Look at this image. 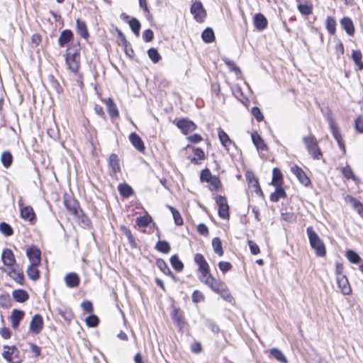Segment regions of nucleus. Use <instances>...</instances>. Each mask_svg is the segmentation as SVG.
Listing matches in <instances>:
<instances>
[{"label": "nucleus", "instance_id": "obj_21", "mask_svg": "<svg viewBox=\"0 0 363 363\" xmlns=\"http://www.w3.org/2000/svg\"><path fill=\"white\" fill-rule=\"evenodd\" d=\"M200 280L207 285L213 291L219 286L221 283L220 281L216 279L211 274H208L206 278L200 277Z\"/></svg>", "mask_w": 363, "mask_h": 363}, {"label": "nucleus", "instance_id": "obj_37", "mask_svg": "<svg viewBox=\"0 0 363 363\" xmlns=\"http://www.w3.org/2000/svg\"><path fill=\"white\" fill-rule=\"evenodd\" d=\"M81 307L82 310L89 313V315L86 318H98L97 315L93 314V305L92 303L89 301H84L81 303Z\"/></svg>", "mask_w": 363, "mask_h": 363}, {"label": "nucleus", "instance_id": "obj_55", "mask_svg": "<svg viewBox=\"0 0 363 363\" xmlns=\"http://www.w3.org/2000/svg\"><path fill=\"white\" fill-rule=\"evenodd\" d=\"M350 199L353 203L354 209L356 210L359 215L363 218V204L354 198H351Z\"/></svg>", "mask_w": 363, "mask_h": 363}, {"label": "nucleus", "instance_id": "obj_18", "mask_svg": "<svg viewBox=\"0 0 363 363\" xmlns=\"http://www.w3.org/2000/svg\"><path fill=\"white\" fill-rule=\"evenodd\" d=\"M1 259L3 263L8 267H12L16 262L13 252L10 249L7 248L3 250Z\"/></svg>", "mask_w": 363, "mask_h": 363}, {"label": "nucleus", "instance_id": "obj_58", "mask_svg": "<svg viewBox=\"0 0 363 363\" xmlns=\"http://www.w3.org/2000/svg\"><path fill=\"white\" fill-rule=\"evenodd\" d=\"M153 38H154V33L151 29H147V30H144V32L143 33V38L145 42L149 43V42L152 41Z\"/></svg>", "mask_w": 363, "mask_h": 363}, {"label": "nucleus", "instance_id": "obj_45", "mask_svg": "<svg viewBox=\"0 0 363 363\" xmlns=\"http://www.w3.org/2000/svg\"><path fill=\"white\" fill-rule=\"evenodd\" d=\"M346 257L349 261L353 264H358L361 261L360 256L354 250H348L346 252Z\"/></svg>", "mask_w": 363, "mask_h": 363}, {"label": "nucleus", "instance_id": "obj_60", "mask_svg": "<svg viewBox=\"0 0 363 363\" xmlns=\"http://www.w3.org/2000/svg\"><path fill=\"white\" fill-rule=\"evenodd\" d=\"M248 245L252 255H258L260 252L259 246L252 240H248Z\"/></svg>", "mask_w": 363, "mask_h": 363}, {"label": "nucleus", "instance_id": "obj_2", "mask_svg": "<svg viewBox=\"0 0 363 363\" xmlns=\"http://www.w3.org/2000/svg\"><path fill=\"white\" fill-rule=\"evenodd\" d=\"M306 233L311 248L315 251L316 255L318 257L325 256L326 249L325 244L311 226L306 228Z\"/></svg>", "mask_w": 363, "mask_h": 363}, {"label": "nucleus", "instance_id": "obj_38", "mask_svg": "<svg viewBox=\"0 0 363 363\" xmlns=\"http://www.w3.org/2000/svg\"><path fill=\"white\" fill-rule=\"evenodd\" d=\"M155 249L160 252L167 254L170 252L171 247L166 240H159L156 244Z\"/></svg>", "mask_w": 363, "mask_h": 363}, {"label": "nucleus", "instance_id": "obj_13", "mask_svg": "<svg viewBox=\"0 0 363 363\" xmlns=\"http://www.w3.org/2000/svg\"><path fill=\"white\" fill-rule=\"evenodd\" d=\"M253 23L257 30H263L267 28L268 21L262 13H259L254 16Z\"/></svg>", "mask_w": 363, "mask_h": 363}, {"label": "nucleus", "instance_id": "obj_36", "mask_svg": "<svg viewBox=\"0 0 363 363\" xmlns=\"http://www.w3.org/2000/svg\"><path fill=\"white\" fill-rule=\"evenodd\" d=\"M38 266L30 264L26 270L28 277L33 281H37L40 277V272L37 269Z\"/></svg>", "mask_w": 363, "mask_h": 363}, {"label": "nucleus", "instance_id": "obj_33", "mask_svg": "<svg viewBox=\"0 0 363 363\" xmlns=\"http://www.w3.org/2000/svg\"><path fill=\"white\" fill-rule=\"evenodd\" d=\"M107 111L111 118H117L119 116L118 108L111 99L106 101Z\"/></svg>", "mask_w": 363, "mask_h": 363}, {"label": "nucleus", "instance_id": "obj_26", "mask_svg": "<svg viewBox=\"0 0 363 363\" xmlns=\"http://www.w3.org/2000/svg\"><path fill=\"white\" fill-rule=\"evenodd\" d=\"M12 295L13 299L19 303H24L29 298L28 292L23 289L14 290L12 293Z\"/></svg>", "mask_w": 363, "mask_h": 363}, {"label": "nucleus", "instance_id": "obj_29", "mask_svg": "<svg viewBox=\"0 0 363 363\" xmlns=\"http://www.w3.org/2000/svg\"><path fill=\"white\" fill-rule=\"evenodd\" d=\"M275 187V191L270 195V200L272 202H278L281 198L286 197V191L281 186Z\"/></svg>", "mask_w": 363, "mask_h": 363}, {"label": "nucleus", "instance_id": "obj_49", "mask_svg": "<svg viewBox=\"0 0 363 363\" xmlns=\"http://www.w3.org/2000/svg\"><path fill=\"white\" fill-rule=\"evenodd\" d=\"M152 218L150 216H140L136 219V223L139 227L145 228L151 223Z\"/></svg>", "mask_w": 363, "mask_h": 363}, {"label": "nucleus", "instance_id": "obj_62", "mask_svg": "<svg viewBox=\"0 0 363 363\" xmlns=\"http://www.w3.org/2000/svg\"><path fill=\"white\" fill-rule=\"evenodd\" d=\"M220 296L226 301L231 303L233 301V298L230 294V292L228 287L222 291Z\"/></svg>", "mask_w": 363, "mask_h": 363}, {"label": "nucleus", "instance_id": "obj_8", "mask_svg": "<svg viewBox=\"0 0 363 363\" xmlns=\"http://www.w3.org/2000/svg\"><path fill=\"white\" fill-rule=\"evenodd\" d=\"M194 262L199 266V271L201 275L200 277L206 278V276L210 274V269L208 262L203 255L197 253L194 256Z\"/></svg>", "mask_w": 363, "mask_h": 363}, {"label": "nucleus", "instance_id": "obj_22", "mask_svg": "<svg viewBox=\"0 0 363 363\" xmlns=\"http://www.w3.org/2000/svg\"><path fill=\"white\" fill-rule=\"evenodd\" d=\"M252 143L256 146L258 151H264L267 150V145L262 138L257 133L254 132L251 134Z\"/></svg>", "mask_w": 363, "mask_h": 363}, {"label": "nucleus", "instance_id": "obj_12", "mask_svg": "<svg viewBox=\"0 0 363 363\" xmlns=\"http://www.w3.org/2000/svg\"><path fill=\"white\" fill-rule=\"evenodd\" d=\"M18 352V349L15 346L4 345L2 356L10 363H18V360H14V357L17 356Z\"/></svg>", "mask_w": 363, "mask_h": 363}, {"label": "nucleus", "instance_id": "obj_56", "mask_svg": "<svg viewBox=\"0 0 363 363\" xmlns=\"http://www.w3.org/2000/svg\"><path fill=\"white\" fill-rule=\"evenodd\" d=\"M218 267L223 273H225L230 271L232 269L233 266L228 262L221 261L218 263Z\"/></svg>", "mask_w": 363, "mask_h": 363}, {"label": "nucleus", "instance_id": "obj_17", "mask_svg": "<svg viewBox=\"0 0 363 363\" xmlns=\"http://www.w3.org/2000/svg\"><path fill=\"white\" fill-rule=\"evenodd\" d=\"M340 25L345 30L347 34L350 36H353L354 34V26L352 19L349 17H343L340 20Z\"/></svg>", "mask_w": 363, "mask_h": 363}, {"label": "nucleus", "instance_id": "obj_40", "mask_svg": "<svg viewBox=\"0 0 363 363\" xmlns=\"http://www.w3.org/2000/svg\"><path fill=\"white\" fill-rule=\"evenodd\" d=\"M170 263L172 267L177 272H181L184 269V264L177 255H174L171 257Z\"/></svg>", "mask_w": 363, "mask_h": 363}, {"label": "nucleus", "instance_id": "obj_27", "mask_svg": "<svg viewBox=\"0 0 363 363\" xmlns=\"http://www.w3.org/2000/svg\"><path fill=\"white\" fill-rule=\"evenodd\" d=\"M118 189L121 196L124 198H129L134 193L133 188L126 183L119 184Z\"/></svg>", "mask_w": 363, "mask_h": 363}, {"label": "nucleus", "instance_id": "obj_41", "mask_svg": "<svg viewBox=\"0 0 363 363\" xmlns=\"http://www.w3.org/2000/svg\"><path fill=\"white\" fill-rule=\"evenodd\" d=\"M9 275L17 283L23 285L24 281V274L23 272L17 271L15 269H11Z\"/></svg>", "mask_w": 363, "mask_h": 363}, {"label": "nucleus", "instance_id": "obj_7", "mask_svg": "<svg viewBox=\"0 0 363 363\" xmlns=\"http://www.w3.org/2000/svg\"><path fill=\"white\" fill-rule=\"evenodd\" d=\"M176 125L184 135H188L194 131L197 127L192 121L188 118H182L177 121Z\"/></svg>", "mask_w": 363, "mask_h": 363}, {"label": "nucleus", "instance_id": "obj_24", "mask_svg": "<svg viewBox=\"0 0 363 363\" xmlns=\"http://www.w3.org/2000/svg\"><path fill=\"white\" fill-rule=\"evenodd\" d=\"M65 206L67 209L73 215L76 216H79V206L78 202L74 200H66L65 201Z\"/></svg>", "mask_w": 363, "mask_h": 363}, {"label": "nucleus", "instance_id": "obj_5", "mask_svg": "<svg viewBox=\"0 0 363 363\" xmlns=\"http://www.w3.org/2000/svg\"><path fill=\"white\" fill-rule=\"evenodd\" d=\"M190 12L199 23L203 22L206 17V11L200 1H196L191 4Z\"/></svg>", "mask_w": 363, "mask_h": 363}, {"label": "nucleus", "instance_id": "obj_6", "mask_svg": "<svg viewBox=\"0 0 363 363\" xmlns=\"http://www.w3.org/2000/svg\"><path fill=\"white\" fill-rule=\"evenodd\" d=\"M216 203L218 206L219 217L223 219H228L230 217L229 206L226 198L221 195H217L216 196Z\"/></svg>", "mask_w": 363, "mask_h": 363}, {"label": "nucleus", "instance_id": "obj_16", "mask_svg": "<svg viewBox=\"0 0 363 363\" xmlns=\"http://www.w3.org/2000/svg\"><path fill=\"white\" fill-rule=\"evenodd\" d=\"M74 38L73 32L69 29L64 30L61 32L58 38V44L60 47H65Z\"/></svg>", "mask_w": 363, "mask_h": 363}, {"label": "nucleus", "instance_id": "obj_28", "mask_svg": "<svg viewBox=\"0 0 363 363\" xmlns=\"http://www.w3.org/2000/svg\"><path fill=\"white\" fill-rule=\"evenodd\" d=\"M108 164L113 173L116 174L121 171L118 157L116 154L112 153L110 155L108 158Z\"/></svg>", "mask_w": 363, "mask_h": 363}, {"label": "nucleus", "instance_id": "obj_30", "mask_svg": "<svg viewBox=\"0 0 363 363\" xmlns=\"http://www.w3.org/2000/svg\"><path fill=\"white\" fill-rule=\"evenodd\" d=\"M283 183V175L278 168H274L272 171V179L271 184L274 186H281Z\"/></svg>", "mask_w": 363, "mask_h": 363}, {"label": "nucleus", "instance_id": "obj_23", "mask_svg": "<svg viewBox=\"0 0 363 363\" xmlns=\"http://www.w3.org/2000/svg\"><path fill=\"white\" fill-rule=\"evenodd\" d=\"M76 28L77 33L83 38H88L89 36V33L87 30L86 25L84 21L77 19L76 21Z\"/></svg>", "mask_w": 363, "mask_h": 363}, {"label": "nucleus", "instance_id": "obj_51", "mask_svg": "<svg viewBox=\"0 0 363 363\" xmlns=\"http://www.w3.org/2000/svg\"><path fill=\"white\" fill-rule=\"evenodd\" d=\"M214 175H212L209 169H203L200 174V181L201 182H208Z\"/></svg>", "mask_w": 363, "mask_h": 363}, {"label": "nucleus", "instance_id": "obj_42", "mask_svg": "<svg viewBox=\"0 0 363 363\" xmlns=\"http://www.w3.org/2000/svg\"><path fill=\"white\" fill-rule=\"evenodd\" d=\"M270 354L273 356L277 361L281 363H287V359L284 354V353L277 348H273L270 350Z\"/></svg>", "mask_w": 363, "mask_h": 363}, {"label": "nucleus", "instance_id": "obj_47", "mask_svg": "<svg viewBox=\"0 0 363 363\" xmlns=\"http://www.w3.org/2000/svg\"><path fill=\"white\" fill-rule=\"evenodd\" d=\"M0 231L6 236H11L13 233V230L11 226L5 222L0 223Z\"/></svg>", "mask_w": 363, "mask_h": 363}, {"label": "nucleus", "instance_id": "obj_32", "mask_svg": "<svg viewBox=\"0 0 363 363\" xmlns=\"http://www.w3.org/2000/svg\"><path fill=\"white\" fill-rule=\"evenodd\" d=\"M201 38L206 43H211L215 40V34L211 28H206L201 33Z\"/></svg>", "mask_w": 363, "mask_h": 363}, {"label": "nucleus", "instance_id": "obj_25", "mask_svg": "<svg viewBox=\"0 0 363 363\" xmlns=\"http://www.w3.org/2000/svg\"><path fill=\"white\" fill-rule=\"evenodd\" d=\"M218 135L222 145L226 149H228L230 145H235L228 135L223 129L218 128Z\"/></svg>", "mask_w": 363, "mask_h": 363}, {"label": "nucleus", "instance_id": "obj_61", "mask_svg": "<svg viewBox=\"0 0 363 363\" xmlns=\"http://www.w3.org/2000/svg\"><path fill=\"white\" fill-rule=\"evenodd\" d=\"M192 300L195 303H199L204 300V296L199 291H194L192 294Z\"/></svg>", "mask_w": 363, "mask_h": 363}, {"label": "nucleus", "instance_id": "obj_53", "mask_svg": "<svg viewBox=\"0 0 363 363\" xmlns=\"http://www.w3.org/2000/svg\"><path fill=\"white\" fill-rule=\"evenodd\" d=\"M299 12L303 16H309L312 13L313 8L311 5L299 4L297 6Z\"/></svg>", "mask_w": 363, "mask_h": 363}, {"label": "nucleus", "instance_id": "obj_46", "mask_svg": "<svg viewBox=\"0 0 363 363\" xmlns=\"http://www.w3.org/2000/svg\"><path fill=\"white\" fill-rule=\"evenodd\" d=\"M128 23L132 31L138 36L141 27L140 21L135 18H132Z\"/></svg>", "mask_w": 363, "mask_h": 363}, {"label": "nucleus", "instance_id": "obj_64", "mask_svg": "<svg viewBox=\"0 0 363 363\" xmlns=\"http://www.w3.org/2000/svg\"><path fill=\"white\" fill-rule=\"evenodd\" d=\"M355 128L359 133H363V117H358L355 120Z\"/></svg>", "mask_w": 363, "mask_h": 363}, {"label": "nucleus", "instance_id": "obj_57", "mask_svg": "<svg viewBox=\"0 0 363 363\" xmlns=\"http://www.w3.org/2000/svg\"><path fill=\"white\" fill-rule=\"evenodd\" d=\"M251 112H252V114L253 115V116L256 118V120L258 122L263 121L264 116L262 115L260 109L258 107H257V106L253 107L252 108Z\"/></svg>", "mask_w": 363, "mask_h": 363}, {"label": "nucleus", "instance_id": "obj_20", "mask_svg": "<svg viewBox=\"0 0 363 363\" xmlns=\"http://www.w3.org/2000/svg\"><path fill=\"white\" fill-rule=\"evenodd\" d=\"M21 216L22 218L33 222L35 220V214L33 208L30 206H26L21 208Z\"/></svg>", "mask_w": 363, "mask_h": 363}, {"label": "nucleus", "instance_id": "obj_43", "mask_svg": "<svg viewBox=\"0 0 363 363\" xmlns=\"http://www.w3.org/2000/svg\"><path fill=\"white\" fill-rule=\"evenodd\" d=\"M1 160V162H2L3 165L5 167L8 168L12 164L13 156L10 152L5 151L2 153Z\"/></svg>", "mask_w": 363, "mask_h": 363}, {"label": "nucleus", "instance_id": "obj_50", "mask_svg": "<svg viewBox=\"0 0 363 363\" xmlns=\"http://www.w3.org/2000/svg\"><path fill=\"white\" fill-rule=\"evenodd\" d=\"M208 183H209L211 185V186L209 187V189L211 191H217L221 186V182L219 177L215 175Z\"/></svg>", "mask_w": 363, "mask_h": 363}, {"label": "nucleus", "instance_id": "obj_39", "mask_svg": "<svg viewBox=\"0 0 363 363\" xmlns=\"http://www.w3.org/2000/svg\"><path fill=\"white\" fill-rule=\"evenodd\" d=\"M212 246L216 254L220 257L223 255L222 242L219 238L216 237L212 240Z\"/></svg>", "mask_w": 363, "mask_h": 363}, {"label": "nucleus", "instance_id": "obj_35", "mask_svg": "<svg viewBox=\"0 0 363 363\" xmlns=\"http://www.w3.org/2000/svg\"><path fill=\"white\" fill-rule=\"evenodd\" d=\"M43 328V319H32L30 324V330L34 334L40 333Z\"/></svg>", "mask_w": 363, "mask_h": 363}, {"label": "nucleus", "instance_id": "obj_52", "mask_svg": "<svg viewBox=\"0 0 363 363\" xmlns=\"http://www.w3.org/2000/svg\"><path fill=\"white\" fill-rule=\"evenodd\" d=\"M49 82L51 87L57 93L60 94L62 91V88L60 84L57 82V80L55 78L54 76H49Z\"/></svg>", "mask_w": 363, "mask_h": 363}, {"label": "nucleus", "instance_id": "obj_31", "mask_svg": "<svg viewBox=\"0 0 363 363\" xmlns=\"http://www.w3.org/2000/svg\"><path fill=\"white\" fill-rule=\"evenodd\" d=\"M362 55L359 50H353L352 53V59L358 70L363 69V61L362 60Z\"/></svg>", "mask_w": 363, "mask_h": 363}, {"label": "nucleus", "instance_id": "obj_54", "mask_svg": "<svg viewBox=\"0 0 363 363\" xmlns=\"http://www.w3.org/2000/svg\"><path fill=\"white\" fill-rule=\"evenodd\" d=\"M342 172L343 174V175L347 178V179H353L354 181H357V178L356 177V176L354 175V174L353 173L352 169L350 168V166H346L345 167H343L342 169Z\"/></svg>", "mask_w": 363, "mask_h": 363}, {"label": "nucleus", "instance_id": "obj_48", "mask_svg": "<svg viewBox=\"0 0 363 363\" xmlns=\"http://www.w3.org/2000/svg\"><path fill=\"white\" fill-rule=\"evenodd\" d=\"M147 55L150 59L154 62L157 63L161 59V56L158 52L157 50L152 48L147 50Z\"/></svg>", "mask_w": 363, "mask_h": 363}, {"label": "nucleus", "instance_id": "obj_59", "mask_svg": "<svg viewBox=\"0 0 363 363\" xmlns=\"http://www.w3.org/2000/svg\"><path fill=\"white\" fill-rule=\"evenodd\" d=\"M225 62L232 71L236 73H241L240 69L235 65V63L233 60L230 59H226L225 60Z\"/></svg>", "mask_w": 363, "mask_h": 363}, {"label": "nucleus", "instance_id": "obj_15", "mask_svg": "<svg viewBox=\"0 0 363 363\" xmlns=\"http://www.w3.org/2000/svg\"><path fill=\"white\" fill-rule=\"evenodd\" d=\"M129 140L134 147L140 152H143L145 147L141 138L135 133L129 135Z\"/></svg>", "mask_w": 363, "mask_h": 363}, {"label": "nucleus", "instance_id": "obj_3", "mask_svg": "<svg viewBox=\"0 0 363 363\" xmlns=\"http://www.w3.org/2000/svg\"><path fill=\"white\" fill-rule=\"evenodd\" d=\"M303 142L306 147L313 160H320L322 156V152L318 146L315 137L313 135L303 137Z\"/></svg>", "mask_w": 363, "mask_h": 363}, {"label": "nucleus", "instance_id": "obj_19", "mask_svg": "<svg viewBox=\"0 0 363 363\" xmlns=\"http://www.w3.org/2000/svg\"><path fill=\"white\" fill-rule=\"evenodd\" d=\"M65 281L68 287L75 288L79 286L80 279L77 273L70 272L65 277Z\"/></svg>", "mask_w": 363, "mask_h": 363}, {"label": "nucleus", "instance_id": "obj_14", "mask_svg": "<svg viewBox=\"0 0 363 363\" xmlns=\"http://www.w3.org/2000/svg\"><path fill=\"white\" fill-rule=\"evenodd\" d=\"M336 279L338 288L340 289L341 292L345 295L350 294L351 287L347 277L345 275H340V277H336Z\"/></svg>", "mask_w": 363, "mask_h": 363}, {"label": "nucleus", "instance_id": "obj_11", "mask_svg": "<svg viewBox=\"0 0 363 363\" xmlns=\"http://www.w3.org/2000/svg\"><path fill=\"white\" fill-rule=\"evenodd\" d=\"M26 255L28 257L30 264L39 265L41 262V252L36 247H30L26 250Z\"/></svg>", "mask_w": 363, "mask_h": 363}, {"label": "nucleus", "instance_id": "obj_1", "mask_svg": "<svg viewBox=\"0 0 363 363\" xmlns=\"http://www.w3.org/2000/svg\"><path fill=\"white\" fill-rule=\"evenodd\" d=\"M65 62L71 72L74 73H77L78 72L80 65L79 43H72L68 45Z\"/></svg>", "mask_w": 363, "mask_h": 363}, {"label": "nucleus", "instance_id": "obj_9", "mask_svg": "<svg viewBox=\"0 0 363 363\" xmlns=\"http://www.w3.org/2000/svg\"><path fill=\"white\" fill-rule=\"evenodd\" d=\"M246 180L248 183L249 188L253 189V191L259 196H264V194L259 186L258 179L255 177L253 172H247L246 173Z\"/></svg>", "mask_w": 363, "mask_h": 363}, {"label": "nucleus", "instance_id": "obj_4", "mask_svg": "<svg viewBox=\"0 0 363 363\" xmlns=\"http://www.w3.org/2000/svg\"><path fill=\"white\" fill-rule=\"evenodd\" d=\"M327 121L328 122L329 128L332 132V134L335 140L337 141L339 147L340 148L343 153H345V146L335 119L331 116H328Z\"/></svg>", "mask_w": 363, "mask_h": 363}, {"label": "nucleus", "instance_id": "obj_34", "mask_svg": "<svg viewBox=\"0 0 363 363\" xmlns=\"http://www.w3.org/2000/svg\"><path fill=\"white\" fill-rule=\"evenodd\" d=\"M156 265L164 274L169 275L172 278L174 277L172 272L164 259L161 258L157 259L156 260Z\"/></svg>", "mask_w": 363, "mask_h": 363}, {"label": "nucleus", "instance_id": "obj_10", "mask_svg": "<svg viewBox=\"0 0 363 363\" xmlns=\"http://www.w3.org/2000/svg\"><path fill=\"white\" fill-rule=\"evenodd\" d=\"M291 172L296 176L298 182L304 185L308 186L311 184V180L303 172V170L298 165H294L291 167Z\"/></svg>", "mask_w": 363, "mask_h": 363}, {"label": "nucleus", "instance_id": "obj_44", "mask_svg": "<svg viewBox=\"0 0 363 363\" xmlns=\"http://www.w3.org/2000/svg\"><path fill=\"white\" fill-rule=\"evenodd\" d=\"M326 28L330 35H334L336 31V21L333 17L328 16L326 19Z\"/></svg>", "mask_w": 363, "mask_h": 363}, {"label": "nucleus", "instance_id": "obj_63", "mask_svg": "<svg viewBox=\"0 0 363 363\" xmlns=\"http://www.w3.org/2000/svg\"><path fill=\"white\" fill-rule=\"evenodd\" d=\"M174 223L177 225H183V219L181 216L180 213L178 211H174L172 213Z\"/></svg>", "mask_w": 363, "mask_h": 363}]
</instances>
